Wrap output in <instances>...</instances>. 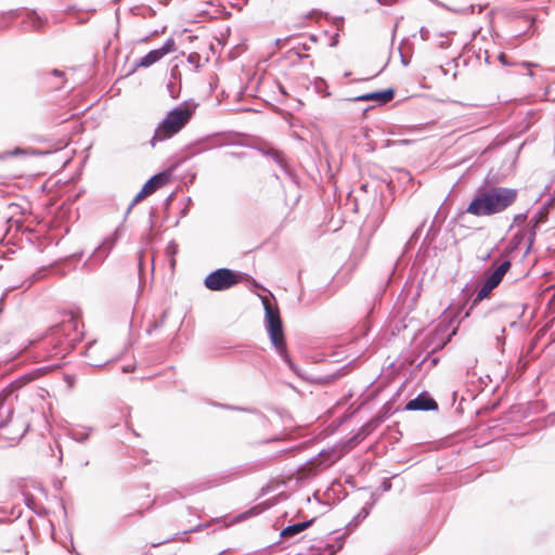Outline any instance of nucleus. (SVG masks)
I'll list each match as a JSON object with an SVG mask.
<instances>
[{"label": "nucleus", "mask_w": 555, "mask_h": 555, "mask_svg": "<svg viewBox=\"0 0 555 555\" xmlns=\"http://www.w3.org/2000/svg\"><path fill=\"white\" fill-rule=\"evenodd\" d=\"M167 90L172 99H177L180 94V86L177 85L172 79L167 82Z\"/></svg>", "instance_id": "nucleus-26"}, {"label": "nucleus", "mask_w": 555, "mask_h": 555, "mask_svg": "<svg viewBox=\"0 0 555 555\" xmlns=\"http://www.w3.org/2000/svg\"><path fill=\"white\" fill-rule=\"evenodd\" d=\"M395 94H396V91H395L393 88H387V89H384V90H378V91H374V92H370V93H364V94L356 96V98H353L351 100L354 101V102H358V101H363V102L374 101L378 105H384V104H387L388 102H390L395 98Z\"/></svg>", "instance_id": "nucleus-12"}, {"label": "nucleus", "mask_w": 555, "mask_h": 555, "mask_svg": "<svg viewBox=\"0 0 555 555\" xmlns=\"http://www.w3.org/2000/svg\"><path fill=\"white\" fill-rule=\"evenodd\" d=\"M48 270V267H41L35 273H33L27 280H25L23 282V285H26V288H29L33 284L43 279L47 275Z\"/></svg>", "instance_id": "nucleus-22"}, {"label": "nucleus", "mask_w": 555, "mask_h": 555, "mask_svg": "<svg viewBox=\"0 0 555 555\" xmlns=\"http://www.w3.org/2000/svg\"><path fill=\"white\" fill-rule=\"evenodd\" d=\"M228 409H231V410H237V411H244V412H258L256 409H248V408H241V406H231V405H225Z\"/></svg>", "instance_id": "nucleus-38"}, {"label": "nucleus", "mask_w": 555, "mask_h": 555, "mask_svg": "<svg viewBox=\"0 0 555 555\" xmlns=\"http://www.w3.org/2000/svg\"><path fill=\"white\" fill-rule=\"evenodd\" d=\"M371 433V424H365L361 427L359 433L352 438L353 440L363 439L366 435Z\"/></svg>", "instance_id": "nucleus-29"}, {"label": "nucleus", "mask_w": 555, "mask_h": 555, "mask_svg": "<svg viewBox=\"0 0 555 555\" xmlns=\"http://www.w3.org/2000/svg\"><path fill=\"white\" fill-rule=\"evenodd\" d=\"M242 279L241 272L229 268H219L206 275L204 286L212 292H223L237 285Z\"/></svg>", "instance_id": "nucleus-6"}, {"label": "nucleus", "mask_w": 555, "mask_h": 555, "mask_svg": "<svg viewBox=\"0 0 555 555\" xmlns=\"http://www.w3.org/2000/svg\"><path fill=\"white\" fill-rule=\"evenodd\" d=\"M440 69L442 70L443 74H447V70L444 69L443 66H440Z\"/></svg>", "instance_id": "nucleus-59"}, {"label": "nucleus", "mask_w": 555, "mask_h": 555, "mask_svg": "<svg viewBox=\"0 0 555 555\" xmlns=\"http://www.w3.org/2000/svg\"><path fill=\"white\" fill-rule=\"evenodd\" d=\"M431 362H433L434 364H436V363L438 362V360H437L436 358H434V359L431 360Z\"/></svg>", "instance_id": "nucleus-64"}, {"label": "nucleus", "mask_w": 555, "mask_h": 555, "mask_svg": "<svg viewBox=\"0 0 555 555\" xmlns=\"http://www.w3.org/2000/svg\"><path fill=\"white\" fill-rule=\"evenodd\" d=\"M83 253L82 251H79V253H75L72 255V258L74 259H80L82 257Z\"/></svg>", "instance_id": "nucleus-48"}, {"label": "nucleus", "mask_w": 555, "mask_h": 555, "mask_svg": "<svg viewBox=\"0 0 555 555\" xmlns=\"http://www.w3.org/2000/svg\"><path fill=\"white\" fill-rule=\"evenodd\" d=\"M525 220H526V215H524V214L516 215L514 218V221L517 223L524 222Z\"/></svg>", "instance_id": "nucleus-41"}, {"label": "nucleus", "mask_w": 555, "mask_h": 555, "mask_svg": "<svg viewBox=\"0 0 555 555\" xmlns=\"http://www.w3.org/2000/svg\"><path fill=\"white\" fill-rule=\"evenodd\" d=\"M177 248H178V246L176 245V243L175 242H170L168 244L167 248H166V253L168 255L173 256L177 253Z\"/></svg>", "instance_id": "nucleus-35"}, {"label": "nucleus", "mask_w": 555, "mask_h": 555, "mask_svg": "<svg viewBox=\"0 0 555 555\" xmlns=\"http://www.w3.org/2000/svg\"><path fill=\"white\" fill-rule=\"evenodd\" d=\"M262 305L264 309V327L272 346L289 370L298 374V369L287 352L283 322L278 306L272 305L268 299H263Z\"/></svg>", "instance_id": "nucleus-3"}, {"label": "nucleus", "mask_w": 555, "mask_h": 555, "mask_svg": "<svg viewBox=\"0 0 555 555\" xmlns=\"http://www.w3.org/2000/svg\"><path fill=\"white\" fill-rule=\"evenodd\" d=\"M546 218H547L546 208H540L538 210V212L534 214V216H532V218L530 219V221H529L530 231H529V237H528L527 253L529 251V249L531 248V246L534 242L537 229L539 228V225L541 223H544L546 221Z\"/></svg>", "instance_id": "nucleus-15"}, {"label": "nucleus", "mask_w": 555, "mask_h": 555, "mask_svg": "<svg viewBox=\"0 0 555 555\" xmlns=\"http://www.w3.org/2000/svg\"><path fill=\"white\" fill-rule=\"evenodd\" d=\"M262 154L271 157L282 169L286 170V163L281 151L274 149L261 150Z\"/></svg>", "instance_id": "nucleus-21"}, {"label": "nucleus", "mask_w": 555, "mask_h": 555, "mask_svg": "<svg viewBox=\"0 0 555 555\" xmlns=\"http://www.w3.org/2000/svg\"><path fill=\"white\" fill-rule=\"evenodd\" d=\"M255 509H256V507H253V508L248 509V511L246 512V514H247V515H256Z\"/></svg>", "instance_id": "nucleus-51"}, {"label": "nucleus", "mask_w": 555, "mask_h": 555, "mask_svg": "<svg viewBox=\"0 0 555 555\" xmlns=\"http://www.w3.org/2000/svg\"><path fill=\"white\" fill-rule=\"evenodd\" d=\"M401 173L403 175L404 178L411 180V176H410V172L406 171V170H402Z\"/></svg>", "instance_id": "nucleus-49"}, {"label": "nucleus", "mask_w": 555, "mask_h": 555, "mask_svg": "<svg viewBox=\"0 0 555 555\" xmlns=\"http://www.w3.org/2000/svg\"><path fill=\"white\" fill-rule=\"evenodd\" d=\"M420 36L423 40H428L429 39V30L425 27H421Z\"/></svg>", "instance_id": "nucleus-37"}, {"label": "nucleus", "mask_w": 555, "mask_h": 555, "mask_svg": "<svg viewBox=\"0 0 555 555\" xmlns=\"http://www.w3.org/2000/svg\"><path fill=\"white\" fill-rule=\"evenodd\" d=\"M555 197L550 198L541 208H546V215L548 214L550 207L554 204Z\"/></svg>", "instance_id": "nucleus-40"}, {"label": "nucleus", "mask_w": 555, "mask_h": 555, "mask_svg": "<svg viewBox=\"0 0 555 555\" xmlns=\"http://www.w3.org/2000/svg\"><path fill=\"white\" fill-rule=\"evenodd\" d=\"M280 90H281L282 93H284V94L286 93L282 86L280 87Z\"/></svg>", "instance_id": "nucleus-63"}, {"label": "nucleus", "mask_w": 555, "mask_h": 555, "mask_svg": "<svg viewBox=\"0 0 555 555\" xmlns=\"http://www.w3.org/2000/svg\"><path fill=\"white\" fill-rule=\"evenodd\" d=\"M92 431V427L77 425L68 428L67 436L79 443H85L89 440Z\"/></svg>", "instance_id": "nucleus-17"}, {"label": "nucleus", "mask_w": 555, "mask_h": 555, "mask_svg": "<svg viewBox=\"0 0 555 555\" xmlns=\"http://www.w3.org/2000/svg\"><path fill=\"white\" fill-rule=\"evenodd\" d=\"M315 519L317 518H311L305 521L288 525L287 527L282 529L280 537L283 539L294 538L295 535L301 533L302 531L311 527L314 524Z\"/></svg>", "instance_id": "nucleus-16"}, {"label": "nucleus", "mask_w": 555, "mask_h": 555, "mask_svg": "<svg viewBox=\"0 0 555 555\" xmlns=\"http://www.w3.org/2000/svg\"><path fill=\"white\" fill-rule=\"evenodd\" d=\"M346 534L336 535L333 539V542H325L322 546H319V550L324 552V555H335L338 551H340L344 546Z\"/></svg>", "instance_id": "nucleus-18"}, {"label": "nucleus", "mask_w": 555, "mask_h": 555, "mask_svg": "<svg viewBox=\"0 0 555 555\" xmlns=\"http://www.w3.org/2000/svg\"><path fill=\"white\" fill-rule=\"evenodd\" d=\"M78 327L77 315L68 312L66 319L49 330L44 344L51 358L62 360L75 349L82 338V332H79Z\"/></svg>", "instance_id": "nucleus-2"}, {"label": "nucleus", "mask_w": 555, "mask_h": 555, "mask_svg": "<svg viewBox=\"0 0 555 555\" xmlns=\"http://www.w3.org/2000/svg\"><path fill=\"white\" fill-rule=\"evenodd\" d=\"M522 314L524 308L520 305L501 304L488 309L483 317L490 322H500L501 326L508 324L511 327H515Z\"/></svg>", "instance_id": "nucleus-7"}, {"label": "nucleus", "mask_w": 555, "mask_h": 555, "mask_svg": "<svg viewBox=\"0 0 555 555\" xmlns=\"http://www.w3.org/2000/svg\"><path fill=\"white\" fill-rule=\"evenodd\" d=\"M440 69L442 70L443 74H447V70L444 69L443 66H440Z\"/></svg>", "instance_id": "nucleus-61"}, {"label": "nucleus", "mask_w": 555, "mask_h": 555, "mask_svg": "<svg viewBox=\"0 0 555 555\" xmlns=\"http://www.w3.org/2000/svg\"><path fill=\"white\" fill-rule=\"evenodd\" d=\"M201 55L196 52H192L188 56V62L194 65L196 68L199 67Z\"/></svg>", "instance_id": "nucleus-31"}, {"label": "nucleus", "mask_w": 555, "mask_h": 555, "mask_svg": "<svg viewBox=\"0 0 555 555\" xmlns=\"http://www.w3.org/2000/svg\"><path fill=\"white\" fill-rule=\"evenodd\" d=\"M338 38H339V35L336 33V34L332 37V39H331V44H330V46H331V47H335V46H337V44H338Z\"/></svg>", "instance_id": "nucleus-44"}, {"label": "nucleus", "mask_w": 555, "mask_h": 555, "mask_svg": "<svg viewBox=\"0 0 555 555\" xmlns=\"http://www.w3.org/2000/svg\"><path fill=\"white\" fill-rule=\"evenodd\" d=\"M405 410H408V411H436V410H438V403L428 392L423 391L416 398L410 400L406 403Z\"/></svg>", "instance_id": "nucleus-11"}, {"label": "nucleus", "mask_w": 555, "mask_h": 555, "mask_svg": "<svg viewBox=\"0 0 555 555\" xmlns=\"http://www.w3.org/2000/svg\"><path fill=\"white\" fill-rule=\"evenodd\" d=\"M25 29L34 33H42L48 21L41 17L35 10L28 11L22 21Z\"/></svg>", "instance_id": "nucleus-14"}, {"label": "nucleus", "mask_w": 555, "mask_h": 555, "mask_svg": "<svg viewBox=\"0 0 555 555\" xmlns=\"http://www.w3.org/2000/svg\"><path fill=\"white\" fill-rule=\"evenodd\" d=\"M147 193L145 192L144 193V190L141 189V191L134 196V198L131 201V203L129 204L126 212H125V219L129 216L130 211L132 210V208L138 204L140 203L141 201H143L145 197H147Z\"/></svg>", "instance_id": "nucleus-25"}, {"label": "nucleus", "mask_w": 555, "mask_h": 555, "mask_svg": "<svg viewBox=\"0 0 555 555\" xmlns=\"http://www.w3.org/2000/svg\"><path fill=\"white\" fill-rule=\"evenodd\" d=\"M555 197L550 198L541 208H546V215L548 214L550 207L554 204Z\"/></svg>", "instance_id": "nucleus-39"}, {"label": "nucleus", "mask_w": 555, "mask_h": 555, "mask_svg": "<svg viewBox=\"0 0 555 555\" xmlns=\"http://www.w3.org/2000/svg\"><path fill=\"white\" fill-rule=\"evenodd\" d=\"M117 242V235L116 232L104 238L102 244L99 245L92 253V255L89 257L88 260L85 261L82 264V268L86 271H93L95 270L109 255L112 249L114 248L115 244Z\"/></svg>", "instance_id": "nucleus-9"}, {"label": "nucleus", "mask_w": 555, "mask_h": 555, "mask_svg": "<svg viewBox=\"0 0 555 555\" xmlns=\"http://www.w3.org/2000/svg\"><path fill=\"white\" fill-rule=\"evenodd\" d=\"M312 86L317 94H320L323 98H327L331 95L328 91V85L323 78L315 77L312 81Z\"/></svg>", "instance_id": "nucleus-20"}, {"label": "nucleus", "mask_w": 555, "mask_h": 555, "mask_svg": "<svg viewBox=\"0 0 555 555\" xmlns=\"http://www.w3.org/2000/svg\"><path fill=\"white\" fill-rule=\"evenodd\" d=\"M439 38L440 39L437 42V47L439 49H448L451 46V39L448 37V35L440 34Z\"/></svg>", "instance_id": "nucleus-28"}, {"label": "nucleus", "mask_w": 555, "mask_h": 555, "mask_svg": "<svg viewBox=\"0 0 555 555\" xmlns=\"http://www.w3.org/2000/svg\"><path fill=\"white\" fill-rule=\"evenodd\" d=\"M175 50L176 42L173 38H168L160 48L149 51L144 56L137 61L135 67H150Z\"/></svg>", "instance_id": "nucleus-10"}, {"label": "nucleus", "mask_w": 555, "mask_h": 555, "mask_svg": "<svg viewBox=\"0 0 555 555\" xmlns=\"http://www.w3.org/2000/svg\"><path fill=\"white\" fill-rule=\"evenodd\" d=\"M244 475V472L243 470H240V469H232L230 473L228 474H221V475H218L216 476L215 478L212 479H209L205 482H201L198 485H195L193 487V489L191 490H186V493L183 494L181 491L179 490H170L169 492L165 493L163 495V502L164 503H168L170 501H175L177 499H183L186 494H191L193 492H198V491H203V490H206V489H209L211 487H216L218 485H221V483H225L228 482L229 480L231 479H236L241 476Z\"/></svg>", "instance_id": "nucleus-8"}, {"label": "nucleus", "mask_w": 555, "mask_h": 555, "mask_svg": "<svg viewBox=\"0 0 555 555\" xmlns=\"http://www.w3.org/2000/svg\"><path fill=\"white\" fill-rule=\"evenodd\" d=\"M5 425H7V422H3V421H2V422H0V427H3V426H5Z\"/></svg>", "instance_id": "nucleus-58"}, {"label": "nucleus", "mask_w": 555, "mask_h": 555, "mask_svg": "<svg viewBox=\"0 0 555 555\" xmlns=\"http://www.w3.org/2000/svg\"><path fill=\"white\" fill-rule=\"evenodd\" d=\"M369 515V511H366L365 508L362 509V512L360 514H358L356 517H353V519L347 525L348 527L349 526H358L359 522L364 519L366 516Z\"/></svg>", "instance_id": "nucleus-30"}, {"label": "nucleus", "mask_w": 555, "mask_h": 555, "mask_svg": "<svg viewBox=\"0 0 555 555\" xmlns=\"http://www.w3.org/2000/svg\"><path fill=\"white\" fill-rule=\"evenodd\" d=\"M440 69L442 70L443 74H447V70L444 69L443 66H440Z\"/></svg>", "instance_id": "nucleus-62"}, {"label": "nucleus", "mask_w": 555, "mask_h": 555, "mask_svg": "<svg viewBox=\"0 0 555 555\" xmlns=\"http://www.w3.org/2000/svg\"><path fill=\"white\" fill-rule=\"evenodd\" d=\"M275 440H278V438L267 439L264 442L268 443V442L275 441Z\"/></svg>", "instance_id": "nucleus-56"}, {"label": "nucleus", "mask_w": 555, "mask_h": 555, "mask_svg": "<svg viewBox=\"0 0 555 555\" xmlns=\"http://www.w3.org/2000/svg\"><path fill=\"white\" fill-rule=\"evenodd\" d=\"M509 251L505 250L501 257L495 260L492 266L485 272L483 280L475 298L473 299L470 309L477 304L486 299L491 292L501 283L506 272L511 269Z\"/></svg>", "instance_id": "nucleus-5"}, {"label": "nucleus", "mask_w": 555, "mask_h": 555, "mask_svg": "<svg viewBox=\"0 0 555 555\" xmlns=\"http://www.w3.org/2000/svg\"><path fill=\"white\" fill-rule=\"evenodd\" d=\"M446 344H447V341H443V343L439 344L438 346H436V347H434V348H433V351H436L437 349H441V348H443V346H444Z\"/></svg>", "instance_id": "nucleus-50"}, {"label": "nucleus", "mask_w": 555, "mask_h": 555, "mask_svg": "<svg viewBox=\"0 0 555 555\" xmlns=\"http://www.w3.org/2000/svg\"><path fill=\"white\" fill-rule=\"evenodd\" d=\"M168 314H169V310L168 309L164 310L162 315L159 317V319L154 320L150 324L149 328L146 330L147 334H151L153 331H156V330H159L160 327H163L168 318Z\"/></svg>", "instance_id": "nucleus-23"}, {"label": "nucleus", "mask_w": 555, "mask_h": 555, "mask_svg": "<svg viewBox=\"0 0 555 555\" xmlns=\"http://www.w3.org/2000/svg\"><path fill=\"white\" fill-rule=\"evenodd\" d=\"M440 69L442 70L443 74H447V70L444 69L443 66H440Z\"/></svg>", "instance_id": "nucleus-60"}, {"label": "nucleus", "mask_w": 555, "mask_h": 555, "mask_svg": "<svg viewBox=\"0 0 555 555\" xmlns=\"http://www.w3.org/2000/svg\"><path fill=\"white\" fill-rule=\"evenodd\" d=\"M197 104L192 101H184L167 113L163 121L155 129L151 140L152 145L156 141H164L177 134L192 118Z\"/></svg>", "instance_id": "nucleus-4"}, {"label": "nucleus", "mask_w": 555, "mask_h": 555, "mask_svg": "<svg viewBox=\"0 0 555 555\" xmlns=\"http://www.w3.org/2000/svg\"><path fill=\"white\" fill-rule=\"evenodd\" d=\"M87 22V18H79L78 20V23H86Z\"/></svg>", "instance_id": "nucleus-57"}, {"label": "nucleus", "mask_w": 555, "mask_h": 555, "mask_svg": "<svg viewBox=\"0 0 555 555\" xmlns=\"http://www.w3.org/2000/svg\"><path fill=\"white\" fill-rule=\"evenodd\" d=\"M156 218H157V210H156V208H151L150 214H149V229H150V231L153 230Z\"/></svg>", "instance_id": "nucleus-32"}, {"label": "nucleus", "mask_w": 555, "mask_h": 555, "mask_svg": "<svg viewBox=\"0 0 555 555\" xmlns=\"http://www.w3.org/2000/svg\"><path fill=\"white\" fill-rule=\"evenodd\" d=\"M439 232V225H436V222L435 220L433 221L431 225L429 227V229L427 230V234H426V240L431 243V241L435 240V237L437 236Z\"/></svg>", "instance_id": "nucleus-27"}, {"label": "nucleus", "mask_w": 555, "mask_h": 555, "mask_svg": "<svg viewBox=\"0 0 555 555\" xmlns=\"http://www.w3.org/2000/svg\"><path fill=\"white\" fill-rule=\"evenodd\" d=\"M500 332H501V335H498L495 337V339L498 341V345L503 346L505 344V336H504V334H505V326H501Z\"/></svg>", "instance_id": "nucleus-34"}, {"label": "nucleus", "mask_w": 555, "mask_h": 555, "mask_svg": "<svg viewBox=\"0 0 555 555\" xmlns=\"http://www.w3.org/2000/svg\"><path fill=\"white\" fill-rule=\"evenodd\" d=\"M498 60L499 62L503 65V66H509L511 63L508 61V56L504 53V52H501L499 55H498Z\"/></svg>", "instance_id": "nucleus-33"}, {"label": "nucleus", "mask_w": 555, "mask_h": 555, "mask_svg": "<svg viewBox=\"0 0 555 555\" xmlns=\"http://www.w3.org/2000/svg\"><path fill=\"white\" fill-rule=\"evenodd\" d=\"M382 488H383V490H385V491L390 490V488H391V483H390V481L385 480V481L382 483Z\"/></svg>", "instance_id": "nucleus-45"}, {"label": "nucleus", "mask_w": 555, "mask_h": 555, "mask_svg": "<svg viewBox=\"0 0 555 555\" xmlns=\"http://www.w3.org/2000/svg\"><path fill=\"white\" fill-rule=\"evenodd\" d=\"M401 62L404 66L408 65V61L405 60V57L401 54Z\"/></svg>", "instance_id": "nucleus-53"}, {"label": "nucleus", "mask_w": 555, "mask_h": 555, "mask_svg": "<svg viewBox=\"0 0 555 555\" xmlns=\"http://www.w3.org/2000/svg\"><path fill=\"white\" fill-rule=\"evenodd\" d=\"M28 428H29V425H27L26 428L24 429V431L20 435L18 440L22 439V437H24V435L28 430Z\"/></svg>", "instance_id": "nucleus-52"}, {"label": "nucleus", "mask_w": 555, "mask_h": 555, "mask_svg": "<svg viewBox=\"0 0 555 555\" xmlns=\"http://www.w3.org/2000/svg\"><path fill=\"white\" fill-rule=\"evenodd\" d=\"M172 169L169 168L168 170H163L154 176H152L142 186L144 190V193L146 192L147 195H152L155 193L158 189L166 185L171 177Z\"/></svg>", "instance_id": "nucleus-13"}, {"label": "nucleus", "mask_w": 555, "mask_h": 555, "mask_svg": "<svg viewBox=\"0 0 555 555\" xmlns=\"http://www.w3.org/2000/svg\"><path fill=\"white\" fill-rule=\"evenodd\" d=\"M516 198V189L494 186L486 180L482 185L476 189L466 212L477 217L492 216L505 210Z\"/></svg>", "instance_id": "nucleus-1"}, {"label": "nucleus", "mask_w": 555, "mask_h": 555, "mask_svg": "<svg viewBox=\"0 0 555 555\" xmlns=\"http://www.w3.org/2000/svg\"><path fill=\"white\" fill-rule=\"evenodd\" d=\"M422 227H423V224H422L421 227H418V228L414 231V233L412 234V237H411V238H417V237H418L420 233L422 232Z\"/></svg>", "instance_id": "nucleus-46"}, {"label": "nucleus", "mask_w": 555, "mask_h": 555, "mask_svg": "<svg viewBox=\"0 0 555 555\" xmlns=\"http://www.w3.org/2000/svg\"><path fill=\"white\" fill-rule=\"evenodd\" d=\"M13 414V409L12 408H9L8 409V417H11Z\"/></svg>", "instance_id": "nucleus-54"}, {"label": "nucleus", "mask_w": 555, "mask_h": 555, "mask_svg": "<svg viewBox=\"0 0 555 555\" xmlns=\"http://www.w3.org/2000/svg\"><path fill=\"white\" fill-rule=\"evenodd\" d=\"M547 423H548L550 425H552V426H553V425H555V412L550 413V414L547 415Z\"/></svg>", "instance_id": "nucleus-43"}, {"label": "nucleus", "mask_w": 555, "mask_h": 555, "mask_svg": "<svg viewBox=\"0 0 555 555\" xmlns=\"http://www.w3.org/2000/svg\"><path fill=\"white\" fill-rule=\"evenodd\" d=\"M51 75H52V76H54V77H56V78H63L64 73H63L62 70H60V69H53V70L51 72Z\"/></svg>", "instance_id": "nucleus-42"}, {"label": "nucleus", "mask_w": 555, "mask_h": 555, "mask_svg": "<svg viewBox=\"0 0 555 555\" xmlns=\"http://www.w3.org/2000/svg\"><path fill=\"white\" fill-rule=\"evenodd\" d=\"M138 266H139V269L142 270V266H143L142 264V257H140Z\"/></svg>", "instance_id": "nucleus-55"}, {"label": "nucleus", "mask_w": 555, "mask_h": 555, "mask_svg": "<svg viewBox=\"0 0 555 555\" xmlns=\"http://www.w3.org/2000/svg\"><path fill=\"white\" fill-rule=\"evenodd\" d=\"M207 527H208V525H207V524H205V525L199 524V525L195 526L194 528H191V529H189V530L183 531V533H182V534H188V533H190V532H198V531H201L203 528H207Z\"/></svg>", "instance_id": "nucleus-36"}, {"label": "nucleus", "mask_w": 555, "mask_h": 555, "mask_svg": "<svg viewBox=\"0 0 555 555\" xmlns=\"http://www.w3.org/2000/svg\"><path fill=\"white\" fill-rule=\"evenodd\" d=\"M94 345H95V340L93 341H90L87 347H86V351H85V354L86 357L90 358L92 361L90 362V365L93 366V367H102L104 366L105 364L109 363L111 361H113L114 359L113 358H107L105 360L103 359H95L93 358V349H94Z\"/></svg>", "instance_id": "nucleus-19"}, {"label": "nucleus", "mask_w": 555, "mask_h": 555, "mask_svg": "<svg viewBox=\"0 0 555 555\" xmlns=\"http://www.w3.org/2000/svg\"><path fill=\"white\" fill-rule=\"evenodd\" d=\"M397 0H382L380 5H392Z\"/></svg>", "instance_id": "nucleus-47"}, {"label": "nucleus", "mask_w": 555, "mask_h": 555, "mask_svg": "<svg viewBox=\"0 0 555 555\" xmlns=\"http://www.w3.org/2000/svg\"><path fill=\"white\" fill-rule=\"evenodd\" d=\"M444 8L451 12L460 13V14H470L475 12V5L468 4L466 7H454L453 4H444Z\"/></svg>", "instance_id": "nucleus-24"}]
</instances>
